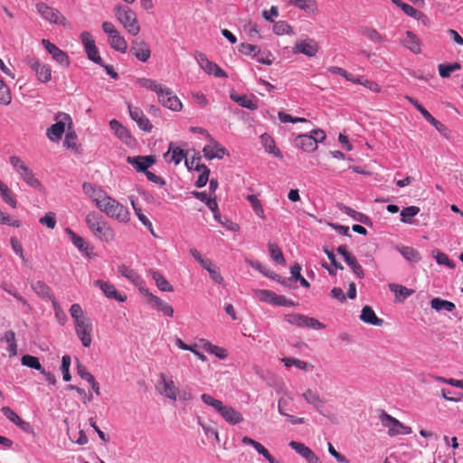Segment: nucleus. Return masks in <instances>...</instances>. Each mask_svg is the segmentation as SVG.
I'll list each match as a JSON object with an SVG mask.
<instances>
[{
	"label": "nucleus",
	"mask_w": 463,
	"mask_h": 463,
	"mask_svg": "<svg viewBox=\"0 0 463 463\" xmlns=\"http://www.w3.org/2000/svg\"><path fill=\"white\" fill-rule=\"evenodd\" d=\"M86 223L94 236L106 242L115 238V232L109 223L96 212H90L86 216Z\"/></svg>",
	"instance_id": "f257e3e1"
},
{
	"label": "nucleus",
	"mask_w": 463,
	"mask_h": 463,
	"mask_svg": "<svg viewBox=\"0 0 463 463\" xmlns=\"http://www.w3.org/2000/svg\"><path fill=\"white\" fill-rule=\"evenodd\" d=\"M201 399L205 404L213 407L226 422L235 425L243 420L241 412L231 406L225 405L222 401L213 398L210 394L203 393L201 395Z\"/></svg>",
	"instance_id": "f03ea898"
},
{
	"label": "nucleus",
	"mask_w": 463,
	"mask_h": 463,
	"mask_svg": "<svg viewBox=\"0 0 463 463\" xmlns=\"http://www.w3.org/2000/svg\"><path fill=\"white\" fill-rule=\"evenodd\" d=\"M115 16L124 28L133 36L140 32V26L136 13L127 5H117L114 8Z\"/></svg>",
	"instance_id": "7ed1b4c3"
},
{
	"label": "nucleus",
	"mask_w": 463,
	"mask_h": 463,
	"mask_svg": "<svg viewBox=\"0 0 463 463\" xmlns=\"http://www.w3.org/2000/svg\"><path fill=\"white\" fill-rule=\"evenodd\" d=\"M99 209L108 217L120 222H128L130 219V213L128 208L109 195L103 202L102 207Z\"/></svg>",
	"instance_id": "20e7f679"
},
{
	"label": "nucleus",
	"mask_w": 463,
	"mask_h": 463,
	"mask_svg": "<svg viewBox=\"0 0 463 463\" xmlns=\"http://www.w3.org/2000/svg\"><path fill=\"white\" fill-rule=\"evenodd\" d=\"M56 123L47 128L46 136L52 141H58L61 138L65 127L71 128L72 119L71 116L65 112H59L55 117Z\"/></svg>",
	"instance_id": "39448f33"
},
{
	"label": "nucleus",
	"mask_w": 463,
	"mask_h": 463,
	"mask_svg": "<svg viewBox=\"0 0 463 463\" xmlns=\"http://www.w3.org/2000/svg\"><path fill=\"white\" fill-rule=\"evenodd\" d=\"M379 419L383 426L388 428V435L391 437L399 434H411L412 430L411 427L403 425L397 419L393 418L384 411H381Z\"/></svg>",
	"instance_id": "423d86ee"
},
{
	"label": "nucleus",
	"mask_w": 463,
	"mask_h": 463,
	"mask_svg": "<svg viewBox=\"0 0 463 463\" xmlns=\"http://www.w3.org/2000/svg\"><path fill=\"white\" fill-rule=\"evenodd\" d=\"M37 13L46 21L51 24H60L64 27L69 25L67 19L61 12L43 2L37 3L36 5Z\"/></svg>",
	"instance_id": "0eeeda50"
},
{
	"label": "nucleus",
	"mask_w": 463,
	"mask_h": 463,
	"mask_svg": "<svg viewBox=\"0 0 463 463\" xmlns=\"http://www.w3.org/2000/svg\"><path fill=\"white\" fill-rule=\"evenodd\" d=\"M25 63L35 72L36 78L43 83H47L52 79V69L50 65L42 62L33 56H27L24 60Z\"/></svg>",
	"instance_id": "6e6552de"
},
{
	"label": "nucleus",
	"mask_w": 463,
	"mask_h": 463,
	"mask_svg": "<svg viewBox=\"0 0 463 463\" xmlns=\"http://www.w3.org/2000/svg\"><path fill=\"white\" fill-rule=\"evenodd\" d=\"M285 320L290 324L297 326L298 327H307L314 329H322L325 328V325L319 322L318 320L309 317L307 316L291 313L285 316Z\"/></svg>",
	"instance_id": "1a4fd4ad"
},
{
	"label": "nucleus",
	"mask_w": 463,
	"mask_h": 463,
	"mask_svg": "<svg viewBox=\"0 0 463 463\" xmlns=\"http://www.w3.org/2000/svg\"><path fill=\"white\" fill-rule=\"evenodd\" d=\"M156 391L159 394L172 400H177V387L172 378L166 377L163 373L159 374L156 384Z\"/></svg>",
	"instance_id": "9d476101"
},
{
	"label": "nucleus",
	"mask_w": 463,
	"mask_h": 463,
	"mask_svg": "<svg viewBox=\"0 0 463 463\" xmlns=\"http://www.w3.org/2000/svg\"><path fill=\"white\" fill-rule=\"evenodd\" d=\"M80 38L88 58L93 62L102 65V59L99 56V50L92 35L89 32H82Z\"/></svg>",
	"instance_id": "9b49d317"
},
{
	"label": "nucleus",
	"mask_w": 463,
	"mask_h": 463,
	"mask_svg": "<svg viewBox=\"0 0 463 463\" xmlns=\"http://www.w3.org/2000/svg\"><path fill=\"white\" fill-rule=\"evenodd\" d=\"M84 194L95 203L97 208H101L103 202L109 194L100 187L92 183H84L82 184Z\"/></svg>",
	"instance_id": "f8f14e48"
},
{
	"label": "nucleus",
	"mask_w": 463,
	"mask_h": 463,
	"mask_svg": "<svg viewBox=\"0 0 463 463\" xmlns=\"http://www.w3.org/2000/svg\"><path fill=\"white\" fill-rule=\"evenodd\" d=\"M42 44L45 50L52 55V58L61 66L68 68L70 66V58L65 52L57 47L47 39L42 40Z\"/></svg>",
	"instance_id": "ddd939ff"
},
{
	"label": "nucleus",
	"mask_w": 463,
	"mask_h": 463,
	"mask_svg": "<svg viewBox=\"0 0 463 463\" xmlns=\"http://www.w3.org/2000/svg\"><path fill=\"white\" fill-rule=\"evenodd\" d=\"M75 325V331L77 336L80 338L84 347H89L92 342V323L87 318L83 321H80Z\"/></svg>",
	"instance_id": "4468645a"
},
{
	"label": "nucleus",
	"mask_w": 463,
	"mask_h": 463,
	"mask_svg": "<svg viewBox=\"0 0 463 463\" xmlns=\"http://www.w3.org/2000/svg\"><path fill=\"white\" fill-rule=\"evenodd\" d=\"M140 291L147 297V302L152 306L153 308L162 312L165 316L172 317L174 316V309L172 306L165 302L158 297L148 292L147 289L140 288Z\"/></svg>",
	"instance_id": "2eb2a0df"
},
{
	"label": "nucleus",
	"mask_w": 463,
	"mask_h": 463,
	"mask_svg": "<svg viewBox=\"0 0 463 463\" xmlns=\"http://www.w3.org/2000/svg\"><path fill=\"white\" fill-rule=\"evenodd\" d=\"M93 284L95 287L99 288L103 294L109 298L115 299L118 302H125L127 300V295L119 293L116 287L109 281L97 279Z\"/></svg>",
	"instance_id": "dca6fc26"
},
{
	"label": "nucleus",
	"mask_w": 463,
	"mask_h": 463,
	"mask_svg": "<svg viewBox=\"0 0 463 463\" xmlns=\"http://www.w3.org/2000/svg\"><path fill=\"white\" fill-rule=\"evenodd\" d=\"M128 109L131 119L137 124L140 129H142L145 132L152 131L153 125L139 108L133 107L130 104H128Z\"/></svg>",
	"instance_id": "f3484780"
},
{
	"label": "nucleus",
	"mask_w": 463,
	"mask_h": 463,
	"mask_svg": "<svg viewBox=\"0 0 463 463\" xmlns=\"http://www.w3.org/2000/svg\"><path fill=\"white\" fill-rule=\"evenodd\" d=\"M130 52L140 61L146 62L151 56V50L144 40L136 39L131 43Z\"/></svg>",
	"instance_id": "a211bd4d"
},
{
	"label": "nucleus",
	"mask_w": 463,
	"mask_h": 463,
	"mask_svg": "<svg viewBox=\"0 0 463 463\" xmlns=\"http://www.w3.org/2000/svg\"><path fill=\"white\" fill-rule=\"evenodd\" d=\"M128 162L134 166L137 172L144 174H152L147 169L156 162L155 156H128Z\"/></svg>",
	"instance_id": "6ab92c4d"
},
{
	"label": "nucleus",
	"mask_w": 463,
	"mask_h": 463,
	"mask_svg": "<svg viewBox=\"0 0 463 463\" xmlns=\"http://www.w3.org/2000/svg\"><path fill=\"white\" fill-rule=\"evenodd\" d=\"M158 101L164 107L174 111H179L182 109V103L180 99L169 88H165L163 93L159 95Z\"/></svg>",
	"instance_id": "aec40b11"
},
{
	"label": "nucleus",
	"mask_w": 463,
	"mask_h": 463,
	"mask_svg": "<svg viewBox=\"0 0 463 463\" xmlns=\"http://www.w3.org/2000/svg\"><path fill=\"white\" fill-rule=\"evenodd\" d=\"M188 152H184L180 146L171 142L168 150L164 154V158L167 163L178 165L182 160H185Z\"/></svg>",
	"instance_id": "412c9836"
},
{
	"label": "nucleus",
	"mask_w": 463,
	"mask_h": 463,
	"mask_svg": "<svg viewBox=\"0 0 463 463\" xmlns=\"http://www.w3.org/2000/svg\"><path fill=\"white\" fill-rule=\"evenodd\" d=\"M203 156L207 160H212L213 158H222L226 154V149L217 141L211 139L209 144H207L203 149Z\"/></svg>",
	"instance_id": "4be33fe9"
},
{
	"label": "nucleus",
	"mask_w": 463,
	"mask_h": 463,
	"mask_svg": "<svg viewBox=\"0 0 463 463\" xmlns=\"http://www.w3.org/2000/svg\"><path fill=\"white\" fill-rule=\"evenodd\" d=\"M318 44L313 39H307L297 43L294 47L295 53H302L308 57H313L318 52Z\"/></svg>",
	"instance_id": "5701e85b"
},
{
	"label": "nucleus",
	"mask_w": 463,
	"mask_h": 463,
	"mask_svg": "<svg viewBox=\"0 0 463 463\" xmlns=\"http://www.w3.org/2000/svg\"><path fill=\"white\" fill-rule=\"evenodd\" d=\"M289 446L302 456L308 463H321L319 458L304 443L290 441Z\"/></svg>",
	"instance_id": "b1692460"
},
{
	"label": "nucleus",
	"mask_w": 463,
	"mask_h": 463,
	"mask_svg": "<svg viewBox=\"0 0 463 463\" xmlns=\"http://www.w3.org/2000/svg\"><path fill=\"white\" fill-rule=\"evenodd\" d=\"M202 156L199 153H194L191 158L189 155L185 158V166L188 171H196L199 174H211L210 169L201 163Z\"/></svg>",
	"instance_id": "393cba45"
},
{
	"label": "nucleus",
	"mask_w": 463,
	"mask_h": 463,
	"mask_svg": "<svg viewBox=\"0 0 463 463\" xmlns=\"http://www.w3.org/2000/svg\"><path fill=\"white\" fill-rule=\"evenodd\" d=\"M294 145L305 152H313L317 147L316 140L308 134L298 135L294 140Z\"/></svg>",
	"instance_id": "a878e982"
},
{
	"label": "nucleus",
	"mask_w": 463,
	"mask_h": 463,
	"mask_svg": "<svg viewBox=\"0 0 463 463\" xmlns=\"http://www.w3.org/2000/svg\"><path fill=\"white\" fill-rule=\"evenodd\" d=\"M65 232L70 235V238L76 248L87 256L90 254L93 248L82 237L76 234L71 228H66Z\"/></svg>",
	"instance_id": "bb28decb"
},
{
	"label": "nucleus",
	"mask_w": 463,
	"mask_h": 463,
	"mask_svg": "<svg viewBox=\"0 0 463 463\" xmlns=\"http://www.w3.org/2000/svg\"><path fill=\"white\" fill-rule=\"evenodd\" d=\"M360 319L366 324L373 326H382L384 321L379 318L373 309L369 306H364L361 311Z\"/></svg>",
	"instance_id": "cd10ccee"
},
{
	"label": "nucleus",
	"mask_w": 463,
	"mask_h": 463,
	"mask_svg": "<svg viewBox=\"0 0 463 463\" xmlns=\"http://www.w3.org/2000/svg\"><path fill=\"white\" fill-rule=\"evenodd\" d=\"M405 34V38L402 41L403 46L415 54L420 53V41L418 36L411 31H407Z\"/></svg>",
	"instance_id": "c85d7f7f"
},
{
	"label": "nucleus",
	"mask_w": 463,
	"mask_h": 463,
	"mask_svg": "<svg viewBox=\"0 0 463 463\" xmlns=\"http://www.w3.org/2000/svg\"><path fill=\"white\" fill-rule=\"evenodd\" d=\"M230 98L242 108L254 110L258 108V101L255 98H250L247 95H238L231 93Z\"/></svg>",
	"instance_id": "c756f323"
},
{
	"label": "nucleus",
	"mask_w": 463,
	"mask_h": 463,
	"mask_svg": "<svg viewBox=\"0 0 463 463\" xmlns=\"http://www.w3.org/2000/svg\"><path fill=\"white\" fill-rule=\"evenodd\" d=\"M200 343H201V347L203 350L215 355L216 357H218L220 359H225L228 356V352L226 349H224L221 346L213 345L208 340L201 339Z\"/></svg>",
	"instance_id": "7c9ffc66"
},
{
	"label": "nucleus",
	"mask_w": 463,
	"mask_h": 463,
	"mask_svg": "<svg viewBox=\"0 0 463 463\" xmlns=\"http://www.w3.org/2000/svg\"><path fill=\"white\" fill-rule=\"evenodd\" d=\"M338 209L343 212L344 213L350 216L353 220L360 222L364 224H368L370 222V219L365 214L356 212L355 210L352 209L349 206L345 205L342 203H337Z\"/></svg>",
	"instance_id": "2f4dec72"
},
{
	"label": "nucleus",
	"mask_w": 463,
	"mask_h": 463,
	"mask_svg": "<svg viewBox=\"0 0 463 463\" xmlns=\"http://www.w3.org/2000/svg\"><path fill=\"white\" fill-rule=\"evenodd\" d=\"M1 411L10 421L20 427L22 430H25L29 427V423L22 420L10 407L4 406L2 407Z\"/></svg>",
	"instance_id": "473e14b6"
},
{
	"label": "nucleus",
	"mask_w": 463,
	"mask_h": 463,
	"mask_svg": "<svg viewBox=\"0 0 463 463\" xmlns=\"http://www.w3.org/2000/svg\"><path fill=\"white\" fill-rule=\"evenodd\" d=\"M109 45L112 49L121 52L126 53L128 50V43L125 38L120 35V33L118 32L113 35H110L109 37Z\"/></svg>",
	"instance_id": "72a5a7b5"
},
{
	"label": "nucleus",
	"mask_w": 463,
	"mask_h": 463,
	"mask_svg": "<svg viewBox=\"0 0 463 463\" xmlns=\"http://www.w3.org/2000/svg\"><path fill=\"white\" fill-rule=\"evenodd\" d=\"M118 272L136 286H139L143 282L141 277L133 269L126 265L118 266Z\"/></svg>",
	"instance_id": "f704fd0d"
},
{
	"label": "nucleus",
	"mask_w": 463,
	"mask_h": 463,
	"mask_svg": "<svg viewBox=\"0 0 463 463\" xmlns=\"http://www.w3.org/2000/svg\"><path fill=\"white\" fill-rule=\"evenodd\" d=\"M137 82L140 87L155 91L158 97L161 93H163V91L166 88L164 87L162 84L158 83L157 81L146 78H140L137 80Z\"/></svg>",
	"instance_id": "c9c22d12"
},
{
	"label": "nucleus",
	"mask_w": 463,
	"mask_h": 463,
	"mask_svg": "<svg viewBox=\"0 0 463 463\" xmlns=\"http://www.w3.org/2000/svg\"><path fill=\"white\" fill-rule=\"evenodd\" d=\"M150 274L155 280L157 288L161 291L165 292H172L174 291V288L170 285V283L164 278V276L156 270H150Z\"/></svg>",
	"instance_id": "e433bc0d"
},
{
	"label": "nucleus",
	"mask_w": 463,
	"mask_h": 463,
	"mask_svg": "<svg viewBox=\"0 0 463 463\" xmlns=\"http://www.w3.org/2000/svg\"><path fill=\"white\" fill-rule=\"evenodd\" d=\"M109 126L110 128L114 131L115 135L124 142H128V139L130 138L128 130L123 127L117 119L110 120Z\"/></svg>",
	"instance_id": "4c0bfd02"
},
{
	"label": "nucleus",
	"mask_w": 463,
	"mask_h": 463,
	"mask_svg": "<svg viewBox=\"0 0 463 463\" xmlns=\"http://www.w3.org/2000/svg\"><path fill=\"white\" fill-rule=\"evenodd\" d=\"M261 143L265 146L268 153L273 154L277 157H282L281 152L276 147L274 140L268 134H262L260 136Z\"/></svg>",
	"instance_id": "58836bf2"
},
{
	"label": "nucleus",
	"mask_w": 463,
	"mask_h": 463,
	"mask_svg": "<svg viewBox=\"0 0 463 463\" xmlns=\"http://www.w3.org/2000/svg\"><path fill=\"white\" fill-rule=\"evenodd\" d=\"M303 398L306 400L307 402L314 405V407L320 411L321 408L324 406V402L321 400L319 394L311 389H307L303 393Z\"/></svg>",
	"instance_id": "ea45409f"
},
{
	"label": "nucleus",
	"mask_w": 463,
	"mask_h": 463,
	"mask_svg": "<svg viewBox=\"0 0 463 463\" xmlns=\"http://www.w3.org/2000/svg\"><path fill=\"white\" fill-rule=\"evenodd\" d=\"M431 308L440 311L446 310L448 312H452L455 309V304L445 299H441L439 298H435L430 301Z\"/></svg>",
	"instance_id": "a19ab883"
},
{
	"label": "nucleus",
	"mask_w": 463,
	"mask_h": 463,
	"mask_svg": "<svg viewBox=\"0 0 463 463\" xmlns=\"http://www.w3.org/2000/svg\"><path fill=\"white\" fill-rule=\"evenodd\" d=\"M398 250L409 261L419 262L421 260L420 252L411 247L402 246Z\"/></svg>",
	"instance_id": "79ce46f5"
},
{
	"label": "nucleus",
	"mask_w": 463,
	"mask_h": 463,
	"mask_svg": "<svg viewBox=\"0 0 463 463\" xmlns=\"http://www.w3.org/2000/svg\"><path fill=\"white\" fill-rule=\"evenodd\" d=\"M33 289L35 291L37 295L42 298H49L52 300V298H54L52 295V290L43 281L38 280L32 284Z\"/></svg>",
	"instance_id": "37998d69"
},
{
	"label": "nucleus",
	"mask_w": 463,
	"mask_h": 463,
	"mask_svg": "<svg viewBox=\"0 0 463 463\" xmlns=\"http://www.w3.org/2000/svg\"><path fill=\"white\" fill-rule=\"evenodd\" d=\"M195 58L200 67L208 74H211L217 65L216 63L209 61L204 53L199 52L196 54Z\"/></svg>",
	"instance_id": "c03bdc74"
},
{
	"label": "nucleus",
	"mask_w": 463,
	"mask_h": 463,
	"mask_svg": "<svg viewBox=\"0 0 463 463\" xmlns=\"http://www.w3.org/2000/svg\"><path fill=\"white\" fill-rule=\"evenodd\" d=\"M4 340L8 344V352L10 356H14L17 354V345L15 340V334L14 331L9 330L5 333Z\"/></svg>",
	"instance_id": "a18cd8bd"
},
{
	"label": "nucleus",
	"mask_w": 463,
	"mask_h": 463,
	"mask_svg": "<svg viewBox=\"0 0 463 463\" xmlns=\"http://www.w3.org/2000/svg\"><path fill=\"white\" fill-rule=\"evenodd\" d=\"M269 251L271 259L278 264H285L286 260L282 250L276 243H269Z\"/></svg>",
	"instance_id": "49530a36"
},
{
	"label": "nucleus",
	"mask_w": 463,
	"mask_h": 463,
	"mask_svg": "<svg viewBox=\"0 0 463 463\" xmlns=\"http://www.w3.org/2000/svg\"><path fill=\"white\" fill-rule=\"evenodd\" d=\"M249 263L253 269L259 270L264 276L274 280H279V276L274 271L270 270L268 267L262 265L260 261H249Z\"/></svg>",
	"instance_id": "de8ad7c7"
},
{
	"label": "nucleus",
	"mask_w": 463,
	"mask_h": 463,
	"mask_svg": "<svg viewBox=\"0 0 463 463\" xmlns=\"http://www.w3.org/2000/svg\"><path fill=\"white\" fill-rule=\"evenodd\" d=\"M361 33L365 36L367 39L372 41L373 43H383L384 41L383 37L380 34V33L374 29L370 27H363L361 29Z\"/></svg>",
	"instance_id": "09e8293b"
},
{
	"label": "nucleus",
	"mask_w": 463,
	"mask_h": 463,
	"mask_svg": "<svg viewBox=\"0 0 463 463\" xmlns=\"http://www.w3.org/2000/svg\"><path fill=\"white\" fill-rule=\"evenodd\" d=\"M21 363L23 365L27 366L29 368L35 369L37 371H42V364L39 361V358L31 354H24L21 359Z\"/></svg>",
	"instance_id": "8fccbe9b"
},
{
	"label": "nucleus",
	"mask_w": 463,
	"mask_h": 463,
	"mask_svg": "<svg viewBox=\"0 0 463 463\" xmlns=\"http://www.w3.org/2000/svg\"><path fill=\"white\" fill-rule=\"evenodd\" d=\"M281 361L286 367H290V366L294 365V366H296L301 370H304V371H307V370H308L309 367H311V365L308 363L304 362L300 359H297V358L284 357L281 359Z\"/></svg>",
	"instance_id": "3c124183"
},
{
	"label": "nucleus",
	"mask_w": 463,
	"mask_h": 463,
	"mask_svg": "<svg viewBox=\"0 0 463 463\" xmlns=\"http://www.w3.org/2000/svg\"><path fill=\"white\" fill-rule=\"evenodd\" d=\"M131 204L134 208L135 213L138 220L145 225L151 232V234L156 237V233L153 229L152 222L148 220V218L142 213V210L136 206L134 201H131Z\"/></svg>",
	"instance_id": "603ef678"
},
{
	"label": "nucleus",
	"mask_w": 463,
	"mask_h": 463,
	"mask_svg": "<svg viewBox=\"0 0 463 463\" xmlns=\"http://www.w3.org/2000/svg\"><path fill=\"white\" fill-rule=\"evenodd\" d=\"M420 213L418 206H409L401 211L402 222L405 223H411V218Z\"/></svg>",
	"instance_id": "864d4df0"
},
{
	"label": "nucleus",
	"mask_w": 463,
	"mask_h": 463,
	"mask_svg": "<svg viewBox=\"0 0 463 463\" xmlns=\"http://www.w3.org/2000/svg\"><path fill=\"white\" fill-rule=\"evenodd\" d=\"M423 118L430 125H432L440 134L447 136V134L449 132L448 128L443 123L437 120L429 111L423 116Z\"/></svg>",
	"instance_id": "5fc2aeb1"
},
{
	"label": "nucleus",
	"mask_w": 463,
	"mask_h": 463,
	"mask_svg": "<svg viewBox=\"0 0 463 463\" xmlns=\"http://www.w3.org/2000/svg\"><path fill=\"white\" fill-rule=\"evenodd\" d=\"M239 52L244 55L255 58L259 55L260 50L257 45L242 43L239 46Z\"/></svg>",
	"instance_id": "6e6d98bb"
},
{
	"label": "nucleus",
	"mask_w": 463,
	"mask_h": 463,
	"mask_svg": "<svg viewBox=\"0 0 463 463\" xmlns=\"http://www.w3.org/2000/svg\"><path fill=\"white\" fill-rule=\"evenodd\" d=\"M460 69V64L458 62L448 63V64H439V73L442 78H448L450 76L451 72L456 71Z\"/></svg>",
	"instance_id": "4d7b16f0"
},
{
	"label": "nucleus",
	"mask_w": 463,
	"mask_h": 463,
	"mask_svg": "<svg viewBox=\"0 0 463 463\" xmlns=\"http://www.w3.org/2000/svg\"><path fill=\"white\" fill-rule=\"evenodd\" d=\"M254 297L260 301L273 304L275 293L268 289H255L253 291Z\"/></svg>",
	"instance_id": "13d9d810"
},
{
	"label": "nucleus",
	"mask_w": 463,
	"mask_h": 463,
	"mask_svg": "<svg viewBox=\"0 0 463 463\" xmlns=\"http://www.w3.org/2000/svg\"><path fill=\"white\" fill-rule=\"evenodd\" d=\"M273 33L277 35L292 34V27L286 21H279L273 25Z\"/></svg>",
	"instance_id": "bf43d9fd"
},
{
	"label": "nucleus",
	"mask_w": 463,
	"mask_h": 463,
	"mask_svg": "<svg viewBox=\"0 0 463 463\" xmlns=\"http://www.w3.org/2000/svg\"><path fill=\"white\" fill-rule=\"evenodd\" d=\"M0 194L6 203L12 207L16 206V200L14 197L11 190L0 181Z\"/></svg>",
	"instance_id": "052dcab7"
},
{
	"label": "nucleus",
	"mask_w": 463,
	"mask_h": 463,
	"mask_svg": "<svg viewBox=\"0 0 463 463\" xmlns=\"http://www.w3.org/2000/svg\"><path fill=\"white\" fill-rule=\"evenodd\" d=\"M71 363V359L70 355L65 354L62 356L61 371L62 373V379L65 382H69L71 379V375L70 373Z\"/></svg>",
	"instance_id": "680f3d73"
},
{
	"label": "nucleus",
	"mask_w": 463,
	"mask_h": 463,
	"mask_svg": "<svg viewBox=\"0 0 463 463\" xmlns=\"http://www.w3.org/2000/svg\"><path fill=\"white\" fill-rule=\"evenodd\" d=\"M71 316L74 321V324L83 321L88 317H85L83 310L79 304H72L70 308Z\"/></svg>",
	"instance_id": "e2e57ef3"
},
{
	"label": "nucleus",
	"mask_w": 463,
	"mask_h": 463,
	"mask_svg": "<svg viewBox=\"0 0 463 463\" xmlns=\"http://www.w3.org/2000/svg\"><path fill=\"white\" fill-rule=\"evenodd\" d=\"M52 307L54 309L55 317H56L59 324L64 325L65 322L67 321V316H66L65 312L62 310V308L61 307L59 302L57 301V299L55 298H52Z\"/></svg>",
	"instance_id": "0e129e2a"
},
{
	"label": "nucleus",
	"mask_w": 463,
	"mask_h": 463,
	"mask_svg": "<svg viewBox=\"0 0 463 463\" xmlns=\"http://www.w3.org/2000/svg\"><path fill=\"white\" fill-rule=\"evenodd\" d=\"M407 15L411 16V17H413L417 20H421V19H424V18H427V16L421 13L420 11L415 9L414 7H412L411 5L404 3V5H402V8H401Z\"/></svg>",
	"instance_id": "69168bd1"
},
{
	"label": "nucleus",
	"mask_w": 463,
	"mask_h": 463,
	"mask_svg": "<svg viewBox=\"0 0 463 463\" xmlns=\"http://www.w3.org/2000/svg\"><path fill=\"white\" fill-rule=\"evenodd\" d=\"M39 222L42 225L46 226L47 228L53 230L56 226V216L52 212H49L44 214L42 218H40Z\"/></svg>",
	"instance_id": "338daca9"
},
{
	"label": "nucleus",
	"mask_w": 463,
	"mask_h": 463,
	"mask_svg": "<svg viewBox=\"0 0 463 463\" xmlns=\"http://www.w3.org/2000/svg\"><path fill=\"white\" fill-rule=\"evenodd\" d=\"M346 263L348 264V266L352 269L353 272L358 278L363 279L364 277V269H363L362 266L358 263V261L354 256L348 258Z\"/></svg>",
	"instance_id": "774afa93"
}]
</instances>
